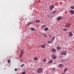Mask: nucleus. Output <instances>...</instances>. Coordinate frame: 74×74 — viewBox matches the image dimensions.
Returning a JSON list of instances; mask_svg holds the SVG:
<instances>
[{
    "label": "nucleus",
    "mask_w": 74,
    "mask_h": 74,
    "mask_svg": "<svg viewBox=\"0 0 74 74\" xmlns=\"http://www.w3.org/2000/svg\"><path fill=\"white\" fill-rule=\"evenodd\" d=\"M43 71V70L41 68H39L37 70V73L38 74H40L41 73H42Z\"/></svg>",
    "instance_id": "obj_1"
},
{
    "label": "nucleus",
    "mask_w": 74,
    "mask_h": 74,
    "mask_svg": "<svg viewBox=\"0 0 74 74\" xmlns=\"http://www.w3.org/2000/svg\"><path fill=\"white\" fill-rule=\"evenodd\" d=\"M20 55L19 57L20 58H22V55L23 54V51L21 50L20 52Z\"/></svg>",
    "instance_id": "obj_2"
},
{
    "label": "nucleus",
    "mask_w": 74,
    "mask_h": 74,
    "mask_svg": "<svg viewBox=\"0 0 74 74\" xmlns=\"http://www.w3.org/2000/svg\"><path fill=\"white\" fill-rule=\"evenodd\" d=\"M60 54L61 55H66L67 54L66 53V52H64V51H63L62 52H61Z\"/></svg>",
    "instance_id": "obj_3"
},
{
    "label": "nucleus",
    "mask_w": 74,
    "mask_h": 74,
    "mask_svg": "<svg viewBox=\"0 0 74 74\" xmlns=\"http://www.w3.org/2000/svg\"><path fill=\"white\" fill-rule=\"evenodd\" d=\"M70 12L71 14L72 15H73L74 14V10H70Z\"/></svg>",
    "instance_id": "obj_4"
},
{
    "label": "nucleus",
    "mask_w": 74,
    "mask_h": 74,
    "mask_svg": "<svg viewBox=\"0 0 74 74\" xmlns=\"http://www.w3.org/2000/svg\"><path fill=\"white\" fill-rule=\"evenodd\" d=\"M51 50L52 52H56V49L53 48L51 49Z\"/></svg>",
    "instance_id": "obj_5"
},
{
    "label": "nucleus",
    "mask_w": 74,
    "mask_h": 74,
    "mask_svg": "<svg viewBox=\"0 0 74 74\" xmlns=\"http://www.w3.org/2000/svg\"><path fill=\"white\" fill-rule=\"evenodd\" d=\"M54 5H52L51 6V7L50 8V11H52V9L54 8Z\"/></svg>",
    "instance_id": "obj_6"
},
{
    "label": "nucleus",
    "mask_w": 74,
    "mask_h": 74,
    "mask_svg": "<svg viewBox=\"0 0 74 74\" xmlns=\"http://www.w3.org/2000/svg\"><path fill=\"white\" fill-rule=\"evenodd\" d=\"M69 37H72L73 36V33H71V32H70L69 33Z\"/></svg>",
    "instance_id": "obj_7"
},
{
    "label": "nucleus",
    "mask_w": 74,
    "mask_h": 74,
    "mask_svg": "<svg viewBox=\"0 0 74 74\" xmlns=\"http://www.w3.org/2000/svg\"><path fill=\"white\" fill-rule=\"evenodd\" d=\"M71 26V25H70L69 24H67L66 25V27H67L68 28H69V27H70Z\"/></svg>",
    "instance_id": "obj_8"
},
{
    "label": "nucleus",
    "mask_w": 74,
    "mask_h": 74,
    "mask_svg": "<svg viewBox=\"0 0 74 74\" xmlns=\"http://www.w3.org/2000/svg\"><path fill=\"white\" fill-rule=\"evenodd\" d=\"M52 56L53 58V59H56V55H53Z\"/></svg>",
    "instance_id": "obj_9"
},
{
    "label": "nucleus",
    "mask_w": 74,
    "mask_h": 74,
    "mask_svg": "<svg viewBox=\"0 0 74 74\" xmlns=\"http://www.w3.org/2000/svg\"><path fill=\"white\" fill-rule=\"evenodd\" d=\"M59 66L60 67H63L64 65H63L62 64H60L59 65Z\"/></svg>",
    "instance_id": "obj_10"
},
{
    "label": "nucleus",
    "mask_w": 74,
    "mask_h": 74,
    "mask_svg": "<svg viewBox=\"0 0 74 74\" xmlns=\"http://www.w3.org/2000/svg\"><path fill=\"white\" fill-rule=\"evenodd\" d=\"M57 49L58 50H60L61 49V47H59V46H58L57 47Z\"/></svg>",
    "instance_id": "obj_11"
},
{
    "label": "nucleus",
    "mask_w": 74,
    "mask_h": 74,
    "mask_svg": "<svg viewBox=\"0 0 74 74\" xmlns=\"http://www.w3.org/2000/svg\"><path fill=\"white\" fill-rule=\"evenodd\" d=\"M41 47L42 48H45V46L44 45H41Z\"/></svg>",
    "instance_id": "obj_12"
},
{
    "label": "nucleus",
    "mask_w": 74,
    "mask_h": 74,
    "mask_svg": "<svg viewBox=\"0 0 74 74\" xmlns=\"http://www.w3.org/2000/svg\"><path fill=\"white\" fill-rule=\"evenodd\" d=\"M62 18H61V17L59 16L57 18V21H59L60 19H61Z\"/></svg>",
    "instance_id": "obj_13"
},
{
    "label": "nucleus",
    "mask_w": 74,
    "mask_h": 74,
    "mask_svg": "<svg viewBox=\"0 0 74 74\" xmlns=\"http://www.w3.org/2000/svg\"><path fill=\"white\" fill-rule=\"evenodd\" d=\"M48 30H49V28L48 27H46L45 29V31L46 32Z\"/></svg>",
    "instance_id": "obj_14"
},
{
    "label": "nucleus",
    "mask_w": 74,
    "mask_h": 74,
    "mask_svg": "<svg viewBox=\"0 0 74 74\" xmlns=\"http://www.w3.org/2000/svg\"><path fill=\"white\" fill-rule=\"evenodd\" d=\"M53 62V60H51L48 62L49 63H52Z\"/></svg>",
    "instance_id": "obj_15"
},
{
    "label": "nucleus",
    "mask_w": 74,
    "mask_h": 74,
    "mask_svg": "<svg viewBox=\"0 0 74 74\" xmlns=\"http://www.w3.org/2000/svg\"><path fill=\"white\" fill-rule=\"evenodd\" d=\"M67 71V69L65 68L64 70V73H66V71Z\"/></svg>",
    "instance_id": "obj_16"
},
{
    "label": "nucleus",
    "mask_w": 74,
    "mask_h": 74,
    "mask_svg": "<svg viewBox=\"0 0 74 74\" xmlns=\"http://www.w3.org/2000/svg\"><path fill=\"white\" fill-rule=\"evenodd\" d=\"M36 23H40V20H36Z\"/></svg>",
    "instance_id": "obj_17"
},
{
    "label": "nucleus",
    "mask_w": 74,
    "mask_h": 74,
    "mask_svg": "<svg viewBox=\"0 0 74 74\" xmlns=\"http://www.w3.org/2000/svg\"><path fill=\"white\" fill-rule=\"evenodd\" d=\"M53 42V41L51 40V41H49L48 42V44H50V43H52V42Z\"/></svg>",
    "instance_id": "obj_18"
},
{
    "label": "nucleus",
    "mask_w": 74,
    "mask_h": 74,
    "mask_svg": "<svg viewBox=\"0 0 74 74\" xmlns=\"http://www.w3.org/2000/svg\"><path fill=\"white\" fill-rule=\"evenodd\" d=\"M31 29L32 31H34V30H35V29H34V28H31Z\"/></svg>",
    "instance_id": "obj_19"
},
{
    "label": "nucleus",
    "mask_w": 74,
    "mask_h": 74,
    "mask_svg": "<svg viewBox=\"0 0 74 74\" xmlns=\"http://www.w3.org/2000/svg\"><path fill=\"white\" fill-rule=\"evenodd\" d=\"M37 57H35L34 58V60H37Z\"/></svg>",
    "instance_id": "obj_20"
},
{
    "label": "nucleus",
    "mask_w": 74,
    "mask_h": 74,
    "mask_svg": "<svg viewBox=\"0 0 74 74\" xmlns=\"http://www.w3.org/2000/svg\"><path fill=\"white\" fill-rule=\"evenodd\" d=\"M66 59H62L61 60V62H65V61H66Z\"/></svg>",
    "instance_id": "obj_21"
},
{
    "label": "nucleus",
    "mask_w": 74,
    "mask_h": 74,
    "mask_svg": "<svg viewBox=\"0 0 74 74\" xmlns=\"http://www.w3.org/2000/svg\"><path fill=\"white\" fill-rule=\"evenodd\" d=\"M10 62L11 61L9 59L8 60V63H10Z\"/></svg>",
    "instance_id": "obj_22"
},
{
    "label": "nucleus",
    "mask_w": 74,
    "mask_h": 74,
    "mask_svg": "<svg viewBox=\"0 0 74 74\" xmlns=\"http://www.w3.org/2000/svg\"><path fill=\"white\" fill-rule=\"evenodd\" d=\"M21 74H26V72L25 71H23L21 73Z\"/></svg>",
    "instance_id": "obj_23"
},
{
    "label": "nucleus",
    "mask_w": 74,
    "mask_h": 74,
    "mask_svg": "<svg viewBox=\"0 0 74 74\" xmlns=\"http://www.w3.org/2000/svg\"><path fill=\"white\" fill-rule=\"evenodd\" d=\"M53 40H55V37H53L52 38V41H53Z\"/></svg>",
    "instance_id": "obj_24"
},
{
    "label": "nucleus",
    "mask_w": 74,
    "mask_h": 74,
    "mask_svg": "<svg viewBox=\"0 0 74 74\" xmlns=\"http://www.w3.org/2000/svg\"><path fill=\"white\" fill-rule=\"evenodd\" d=\"M56 11H54L53 12V14H55V13H56Z\"/></svg>",
    "instance_id": "obj_25"
},
{
    "label": "nucleus",
    "mask_w": 74,
    "mask_h": 74,
    "mask_svg": "<svg viewBox=\"0 0 74 74\" xmlns=\"http://www.w3.org/2000/svg\"><path fill=\"white\" fill-rule=\"evenodd\" d=\"M24 64H22L21 65V67H23V66H24Z\"/></svg>",
    "instance_id": "obj_26"
},
{
    "label": "nucleus",
    "mask_w": 74,
    "mask_h": 74,
    "mask_svg": "<svg viewBox=\"0 0 74 74\" xmlns=\"http://www.w3.org/2000/svg\"><path fill=\"white\" fill-rule=\"evenodd\" d=\"M71 9H72L73 10H74V7H71Z\"/></svg>",
    "instance_id": "obj_27"
},
{
    "label": "nucleus",
    "mask_w": 74,
    "mask_h": 74,
    "mask_svg": "<svg viewBox=\"0 0 74 74\" xmlns=\"http://www.w3.org/2000/svg\"><path fill=\"white\" fill-rule=\"evenodd\" d=\"M45 61H46V59H44V60H43V62H45Z\"/></svg>",
    "instance_id": "obj_28"
},
{
    "label": "nucleus",
    "mask_w": 74,
    "mask_h": 74,
    "mask_svg": "<svg viewBox=\"0 0 74 74\" xmlns=\"http://www.w3.org/2000/svg\"><path fill=\"white\" fill-rule=\"evenodd\" d=\"M32 23H28V25H30V24H31Z\"/></svg>",
    "instance_id": "obj_29"
},
{
    "label": "nucleus",
    "mask_w": 74,
    "mask_h": 74,
    "mask_svg": "<svg viewBox=\"0 0 74 74\" xmlns=\"http://www.w3.org/2000/svg\"><path fill=\"white\" fill-rule=\"evenodd\" d=\"M45 26H46L45 25H43L42 26V27H45Z\"/></svg>",
    "instance_id": "obj_30"
},
{
    "label": "nucleus",
    "mask_w": 74,
    "mask_h": 74,
    "mask_svg": "<svg viewBox=\"0 0 74 74\" xmlns=\"http://www.w3.org/2000/svg\"><path fill=\"white\" fill-rule=\"evenodd\" d=\"M63 30H65V31H66L67 29H66V28L64 29H63Z\"/></svg>",
    "instance_id": "obj_31"
},
{
    "label": "nucleus",
    "mask_w": 74,
    "mask_h": 74,
    "mask_svg": "<svg viewBox=\"0 0 74 74\" xmlns=\"http://www.w3.org/2000/svg\"><path fill=\"white\" fill-rule=\"evenodd\" d=\"M52 70H55V68H53L52 69Z\"/></svg>",
    "instance_id": "obj_32"
},
{
    "label": "nucleus",
    "mask_w": 74,
    "mask_h": 74,
    "mask_svg": "<svg viewBox=\"0 0 74 74\" xmlns=\"http://www.w3.org/2000/svg\"><path fill=\"white\" fill-rule=\"evenodd\" d=\"M44 36H45V37H47V35L46 34L44 35Z\"/></svg>",
    "instance_id": "obj_33"
},
{
    "label": "nucleus",
    "mask_w": 74,
    "mask_h": 74,
    "mask_svg": "<svg viewBox=\"0 0 74 74\" xmlns=\"http://www.w3.org/2000/svg\"><path fill=\"white\" fill-rule=\"evenodd\" d=\"M15 71H17V69H15Z\"/></svg>",
    "instance_id": "obj_34"
},
{
    "label": "nucleus",
    "mask_w": 74,
    "mask_h": 74,
    "mask_svg": "<svg viewBox=\"0 0 74 74\" xmlns=\"http://www.w3.org/2000/svg\"><path fill=\"white\" fill-rule=\"evenodd\" d=\"M49 37H50V38H51V37H52V35L50 36H49Z\"/></svg>",
    "instance_id": "obj_35"
},
{
    "label": "nucleus",
    "mask_w": 74,
    "mask_h": 74,
    "mask_svg": "<svg viewBox=\"0 0 74 74\" xmlns=\"http://www.w3.org/2000/svg\"><path fill=\"white\" fill-rule=\"evenodd\" d=\"M21 61H23V60L21 59Z\"/></svg>",
    "instance_id": "obj_36"
},
{
    "label": "nucleus",
    "mask_w": 74,
    "mask_h": 74,
    "mask_svg": "<svg viewBox=\"0 0 74 74\" xmlns=\"http://www.w3.org/2000/svg\"><path fill=\"white\" fill-rule=\"evenodd\" d=\"M48 17L49 18V15L48 16Z\"/></svg>",
    "instance_id": "obj_37"
},
{
    "label": "nucleus",
    "mask_w": 74,
    "mask_h": 74,
    "mask_svg": "<svg viewBox=\"0 0 74 74\" xmlns=\"http://www.w3.org/2000/svg\"><path fill=\"white\" fill-rule=\"evenodd\" d=\"M62 74H64V73H62Z\"/></svg>",
    "instance_id": "obj_38"
},
{
    "label": "nucleus",
    "mask_w": 74,
    "mask_h": 74,
    "mask_svg": "<svg viewBox=\"0 0 74 74\" xmlns=\"http://www.w3.org/2000/svg\"><path fill=\"white\" fill-rule=\"evenodd\" d=\"M51 18V17H50V18Z\"/></svg>",
    "instance_id": "obj_39"
},
{
    "label": "nucleus",
    "mask_w": 74,
    "mask_h": 74,
    "mask_svg": "<svg viewBox=\"0 0 74 74\" xmlns=\"http://www.w3.org/2000/svg\"><path fill=\"white\" fill-rule=\"evenodd\" d=\"M40 3H41V1H40Z\"/></svg>",
    "instance_id": "obj_40"
}]
</instances>
